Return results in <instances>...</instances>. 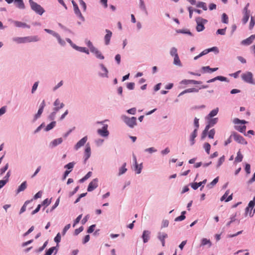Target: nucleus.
<instances>
[{"mask_svg":"<svg viewBox=\"0 0 255 255\" xmlns=\"http://www.w3.org/2000/svg\"><path fill=\"white\" fill-rule=\"evenodd\" d=\"M39 40L38 36H30L23 37H16L12 38V40L17 43H25L27 42H36Z\"/></svg>","mask_w":255,"mask_h":255,"instance_id":"1","label":"nucleus"},{"mask_svg":"<svg viewBox=\"0 0 255 255\" xmlns=\"http://www.w3.org/2000/svg\"><path fill=\"white\" fill-rule=\"evenodd\" d=\"M196 22L197 23L196 27V30L198 32H201L205 29L204 24L206 23L208 21L201 17H197L196 18Z\"/></svg>","mask_w":255,"mask_h":255,"instance_id":"2","label":"nucleus"},{"mask_svg":"<svg viewBox=\"0 0 255 255\" xmlns=\"http://www.w3.org/2000/svg\"><path fill=\"white\" fill-rule=\"evenodd\" d=\"M241 77L242 80L245 82L255 85V82L253 80V75L251 72H246L242 74Z\"/></svg>","mask_w":255,"mask_h":255,"instance_id":"3","label":"nucleus"},{"mask_svg":"<svg viewBox=\"0 0 255 255\" xmlns=\"http://www.w3.org/2000/svg\"><path fill=\"white\" fill-rule=\"evenodd\" d=\"M31 8L38 14L41 15L44 12V9L38 4L34 2L32 0H29Z\"/></svg>","mask_w":255,"mask_h":255,"instance_id":"4","label":"nucleus"},{"mask_svg":"<svg viewBox=\"0 0 255 255\" xmlns=\"http://www.w3.org/2000/svg\"><path fill=\"white\" fill-rule=\"evenodd\" d=\"M232 136H233L234 139L237 142L241 144H247V141H246L245 139L238 133L233 131L232 133Z\"/></svg>","mask_w":255,"mask_h":255,"instance_id":"5","label":"nucleus"},{"mask_svg":"<svg viewBox=\"0 0 255 255\" xmlns=\"http://www.w3.org/2000/svg\"><path fill=\"white\" fill-rule=\"evenodd\" d=\"M207 182V179H204L203 181L200 182H194L191 183V186L194 190L197 189L200 186H201L200 188V190H202V188L204 187V185L206 184Z\"/></svg>","mask_w":255,"mask_h":255,"instance_id":"6","label":"nucleus"},{"mask_svg":"<svg viewBox=\"0 0 255 255\" xmlns=\"http://www.w3.org/2000/svg\"><path fill=\"white\" fill-rule=\"evenodd\" d=\"M125 122L129 127L133 128L136 124V119L135 117L127 118Z\"/></svg>","mask_w":255,"mask_h":255,"instance_id":"7","label":"nucleus"},{"mask_svg":"<svg viewBox=\"0 0 255 255\" xmlns=\"http://www.w3.org/2000/svg\"><path fill=\"white\" fill-rule=\"evenodd\" d=\"M98 179L96 178L93 179L89 184L87 190L89 192H91L94 190L98 187Z\"/></svg>","mask_w":255,"mask_h":255,"instance_id":"8","label":"nucleus"},{"mask_svg":"<svg viewBox=\"0 0 255 255\" xmlns=\"http://www.w3.org/2000/svg\"><path fill=\"white\" fill-rule=\"evenodd\" d=\"M54 106H55V108L53 109V112H55L56 113L60 109L64 107V104L63 103H60V100L57 99L55 101Z\"/></svg>","mask_w":255,"mask_h":255,"instance_id":"9","label":"nucleus"},{"mask_svg":"<svg viewBox=\"0 0 255 255\" xmlns=\"http://www.w3.org/2000/svg\"><path fill=\"white\" fill-rule=\"evenodd\" d=\"M54 106H55V108L53 109V112H55L56 113L60 109L64 107V104L63 103H60V100L57 99L55 101Z\"/></svg>","mask_w":255,"mask_h":255,"instance_id":"10","label":"nucleus"},{"mask_svg":"<svg viewBox=\"0 0 255 255\" xmlns=\"http://www.w3.org/2000/svg\"><path fill=\"white\" fill-rule=\"evenodd\" d=\"M88 137L87 136H84L81 139H80L75 145V149L78 150L81 147L83 146L87 142Z\"/></svg>","mask_w":255,"mask_h":255,"instance_id":"11","label":"nucleus"},{"mask_svg":"<svg viewBox=\"0 0 255 255\" xmlns=\"http://www.w3.org/2000/svg\"><path fill=\"white\" fill-rule=\"evenodd\" d=\"M107 128L108 125H105L102 129H99L98 130V133L102 136H107L109 133Z\"/></svg>","mask_w":255,"mask_h":255,"instance_id":"12","label":"nucleus"},{"mask_svg":"<svg viewBox=\"0 0 255 255\" xmlns=\"http://www.w3.org/2000/svg\"><path fill=\"white\" fill-rule=\"evenodd\" d=\"M91 150V147H90V144L89 143H88L86 145V148L85 149V155H84L85 162H86V160L90 157Z\"/></svg>","mask_w":255,"mask_h":255,"instance_id":"13","label":"nucleus"},{"mask_svg":"<svg viewBox=\"0 0 255 255\" xmlns=\"http://www.w3.org/2000/svg\"><path fill=\"white\" fill-rule=\"evenodd\" d=\"M106 34L105 36L104 39L105 44L108 45L110 43L111 38L112 36V32L108 29H106Z\"/></svg>","mask_w":255,"mask_h":255,"instance_id":"14","label":"nucleus"},{"mask_svg":"<svg viewBox=\"0 0 255 255\" xmlns=\"http://www.w3.org/2000/svg\"><path fill=\"white\" fill-rule=\"evenodd\" d=\"M230 191L229 190H227L225 193L223 195V196L221 198V201H223V200H225L226 202H229L232 200L233 199V194L229 196L226 199L227 197L228 196V194H229Z\"/></svg>","mask_w":255,"mask_h":255,"instance_id":"15","label":"nucleus"},{"mask_svg":"<svg viewBox=\"0 0 255 255\" xmlns=\"http://www.w3.org/2000/svg\"><path fill=\"white\" fill-rule=\"evenodd\" d=\"M197 132L198 131H197L196 129H194L190 135V142L191 145H194L195 143V138L197 136Z\"/></svg>","mask_w":255,"mask_h":255,"instance_id":"16","label":"nucleus"},{"mask_svg":"<svg viewBox=\"0 0 255 255\" xmlns=\"http://www.w3.org/2000/svg\"><path fill=\"white\" fill-rule=\"evenodd\" d=\"M91 52L95 53L97 58L101 59H103L104 58V57L102 55L101 52L95 47H91Z\"/></svg>","mask_w":255,"mask_h":255,"instance_id":"17","label":"nucleus"},{"mask_svg":"<svg viewBox=\"0 0 255 255\" xmlns=\"http://www.w3.org/2000/svg\"><path fill=\"white\" fill-rule=\"evenodd\" d=\"M255 39V36H251L247 39L243 40L241 42V44L245 45H250Z\"/></svg>","mask_w":255,"mask_h":255,"instance_id":"18","label":"nucleus"},{"mask_svg":"<svg viewBox=\"0 0 255 255\" xmlns=\"http://www.w3.org/2000/svg\"><path fill=\"white\" fill-rule=\"evenodd\" d=\"M181 83L184 84H201L202 82L194 80H184L182 81Z\"/></svg>","mask_w":255,"mask_h":255,"instance_id":"19","label":"nucleus"},{"mask_svg":"<svg viewBox=\"0 0 255 255\" xmlns=\"http://www.w3.org/2000/svg\"><path fill=\"white\" fill-rule=\"evenodd\" d=\"M206 245L208 246V248H210L212 246V244L210 240L206 238H203L201 241L200 246H204Z\"/></svg>","mask_w":255,"mask_h":255,"instance_id":"20","label":"nucleus"},{"mask_svg":"<svg viewBox=\"0 0 255 255\" xmlns=\"http://www.w3.org/2000/svg\"><path fill=\"white\" fill-rule=\"evenodd\" d=\"M198 92H199V89H196L195 88H189L188 89H186V90H184L183 91H182L181 93H180L179 94L178 97H179L181 95H183L186 93H191V92L197 93Z\"/></svg>","mask_w":255,"mask_h":255,"instance_id":"21","label":"nucleus"},{"mask_svg":"<svg viewBox=\"0 0 255 255\" xmlns=\"http://www.w3.org/2000/svg\"><path fill=\"white\" fill-rule=\"evenodd\" d=\"M201 69L203 73H205L207 72L211 73V72H214L216 71L218 69V68H211L209 66H208L202 67Z\"/></svg>","mask_w":255,"mask_h":255,"instance_id":"22","label":"nucleus"},{"mask_svg":"<svg viewBox=\"0 0 255 255\" xmlns=\"http://www.w3.org/2000/svg\"><path fill=\"white\" fill-rule=\"evenodd\" d=\"M15 26L18 27H23V28H30V26L27 25L26 23L21 22V21H14V22Z\"/></svg>","mask_w":255,"mask_h":255,"instance_id":"23","label":"nucleus"},{"mask_svg":"<svg viewBox=\"0 0 255 255\" xmlns=\"http://www.w3.org/2000/svg\"><path fill=\"white\" fill-rule=\"evenodd\" d=\"M173 57H174V60H173V64L176 66H179V67H182V64L181 61L179 59L178 55H176Z\"/></svg>","mask_w":255,"mask_h":255,"instance_id":"24","label":"nucleus"},{"mask_svg":"<svg viewBox=\"0 0 255 255\" xmlns=\"http://www.w3.org/2000/svg\"><path fill=\"white\" fill-rule=\"evenodd\" d=\"M150 233L148 231H143L142 238L144 243H146L148 242L149 238Z\"/></svg>","mask_w":255,"mask_h":255,"instance_id":"25","label":"nucleus"},{"mask_svg":"<svg viewBox=\"0 0 255 255\" xmlns=\"http://www.w3.org/2000/svg\"><path fill=\"white\" fill-rule=\"evenodd\" d=\"M74 10L75 13L79 17L82 18V20H84V17L83 16L77 4L74 5Z\"/></svg>","mask_w":255,"mask_h":255,"instance_id":"26","label":"nucleus"},{"mask_svg":"<svg viewBox=\"0 0 255 255\" xmlns=\"http://www.w3.org/2000/svg\"><path fill=\"white\" fill-rule=\"evenodd\" d=\"M218 111H219V109L218 108H217L214 110H213L212 111H211L210 113L209 114V115H208V116L207 117V119H209V118H213V117L217 115V114H218Z\"/></svg>","mask_w":255,"mask_h":255,"instance_id":"27","label":"nucleus"},{"mask_svg":"<svg viewBox=\"0 0 255 255\" xmlns=\"http://www.w3.org/2000/svg\"><path fill=\"white\" fill-rule=\"evenodd\" d=\"M14 3L15 5L18 8L21 9L24 8V4L22 0H15Z\"/></svg>","mask_w":255,"mask_h":255,"instance_id":"28","label":"nucleus"},{"mask_svg":"<svg viewBox=\"0 0 255 255\" xmlns=\"http://www.w3.org/2000/svg\"><path fill=\"white\" fill-rule=\"evenodd\" d=\"M186 211H182L181 212V215L177 217H176L174 221H176V222H178V221H181L182 220H184L186 217L185 216V214H186Z\"/></svg>","mask_w":255,"mask_h":255,"instance_id":"29","label":"nucleus"},{"mask_svg":"<svg viewBox=\"0 0 255 255\" xmlns=\"http://www.w3.org/2000/svg\"><path fill=\"white\" fill-rule=\"evenodd\" d=\"M176 31L177 33L187 34L190 36H193L192 33L188 29H178Z\"/></svg>","mask_w":255,"mask_h":255,"instance_id":"30","label":"nucleus"},{"mask_svg":"<svg viewBox=\"0 0 255 255\" xmlns=\"http://www.w3.org/2000/svg\"><path fill=\"white\" fill-rule=\"evenodd\" d=\"M196 6L197 7L202 8L204 10H207L206 4L204 2H202V1L198 2L196 4Z\"/></svg>","mask_w":255,"mask_h":255,"instance_id":"31","label":"nucleus"},{"mask_svg":"<svg viewBox=\"0 0 255 255\" xmlns=\"http://www.w3.org/2000/svg\"><path fill=\"white\" fill-rule=\"evenodd\" d=\"M26 182L24 181L22 182L21 185L19 186L17 192L19 193L20 192L24 191L26 188Z\"/></svg>","mask_w":255,"mask_h":255,"instance_id":"32","label":"nucleus"},{"mask_svg":"<svg viewBox=\"0 0 255 255\" xmlns=\"http://www.w3.org/2000/svg\"><path fill=\"white\" fill-rule=\"evenodd\" d=\"M219 177L215 178L210 183L208 184L207 185V187L209 188H212L213 186H214L218 182Z\"/></svg>","mask_w":255,"mask_h":255,"instance_id":"33","label":"nucleus"},{"mask_svg":"<svg viewBox=\"0 0 255 255\" xmlns=\"http://www.w3.org/2000/svg\"><path fill=\"white\" fill-rule=\"evenodd\" d=\"M243 156L241 153L240 151H239L237 153V156L235 158V162H241L243 160Z\"/></svg>","mask_w":255,"mask_h":255,"instance_id":"34","label":"nucleus"},{"mask_svg":"<svg viewBox=\"0 0 255 255\" xmlns=\"http://www.w3.org/2000/svg\"><path fill=\"white\" fill-rule=\"evenodd\" d=\"M126 163H125L123 166L121 167L119 169V175L120 176L123 174H124L127 170V169L126 168Z\"/></svg>","mask_w":255,"mask_h":255,"instance_id":"35","label":"nucleus"},{"mask_svg":"<svg viewBox=\"0 0 255 255\" xmlns=\"http://www.w3.org/2000/svg\"><path fill=\"white\" fill-rule=\"evenodd\" d=\"M214 79H215V81H216V80H219L221 81H225V82H229V80L227 79V78L224 77V76H218L215 77Z\"/></svg>","mask_w":255,"mask_h":255,"instance_id":"36","label":"nucleus"},{"mask_svg":"<svg viewBox=\"0 0 255 255\" xmlns=\"http://www.w3.org/2000/svg\"><path fill=\"white\" fill-rule=\"evenodd\" d=\"M235 128L237 130L239 131L240 132L242 133H244L245 132L246 129V126H235Z\"/></svg>","mask_w":255,"mask_h":255,"instance_id":"37","label":"nucleus"},{"mask_svg":"<svg viewBox=\"0 0 255 255\" xmlns=\"http://www.w3.org/2000/svg\"><path fill=\"white\" fill-rule=\"evenodd\" d=\"M210 120L208 121V123L212 127H213L215 124H217L218 122V118H209Z\"/></svg>","mask_w":255,"mask_h":255,"instance_id":"38","label":"nucleus"},{"mask_svg":"<svg viewBox=\"0 0 255 255\" xmlns=\"http://www.w3.org/2000/svg\"><path fill=\"white\" fill-rule=\"evenodd\" d=\"M233 123L235 124H246L248 122L247 121H245V120H240L238 118H235L234 119V120H233Z\"/></svg>","mask_w":255,"mask_h":255,"instance_id":"39","label":"nucleus"},{"mask_svg":"<svg viewBox=\"0 0 255 255\" xmlns=\"http://www.w3.org/2000/svg\"><path fill=\"white\" fill-rule=\"evenodd\" d=\"M55 125H56V122L54 121V122H51V123H50L46 126V127L45 128V130L46 131L50 130V129H52L55 126Z\"/></svg>","mask_w":255,"mask_h":255,"instance_id":"40","label":"nucleus"},{"mask_svg":"<svg viewBox=\"0 0 255 255\" xmlns=\"http://www.w3.org/2000/svg\"><path fill=\"white\" fill-rule=\"evenodd\" d=\"M225 157L224 155H223L219 159L216 166L217 168H218L223 164V163L225 161Z\"/></svg>","mask_w":255,"mask_h":255,"instance_id":"41","label":"nucleus"},{"mask_svg":"<svg viewBox=\"0 0 255 255\" xmlns=\"http://www.w3.org/2000/svg\"><path fill=\"white\" fill-rule=\"evenodd\" d=\"M244 14V17L243 18V22L244 24H246L250 17V13H243Z\"/></svg>","mask_w":255,"mask_h":255,"instance_id":"42","label":"nucleus"},{"mask_svg":"<svg viewBox=\"0 0 255 255\" xmlns=\"http://www.w3.org/2000/svg\"><path fill=\"white\" fill-rule=\"evenodd\" d=\"M204 148L205 149V151H206L207 154L210 153V150L211 148V145L208 142H205L204 144Z\"/></svg>","mask_w":255,"mask_h":255,"instance_id":"43","label":"nucleus"},{"mask_svg":"<svg viewBox=\"0 0 255 255\" xmlns=\"http://www.w3.org/2000/svg\"><path fill=\"white\" fill-rule=\"evenodd\" d=\"M32 200H30V201H29V200H28V201H26L24 203V205H23V206L21 207V209H20V210L19 214H21V213H22L23 212H25V210H26V205H27L28 203H29L31 201H32Z\"/></svg>","mask_w":255,"mask_h":255,"instance_id":"44","label":"nucleus"},{"mask_svg":"<svg viewBox=\"0 0 255 255\" xmlns=\"http://www.w3.org/2000/svg\"><path fill=\"white\" fill-rule=\"evenodd\" d=\"M222 22L224 23H228V16L225 13H223L222 15Z\"/></svg>","mask_w":255,"mask_h":255,"instance_id":"45","label":"nucleus"},{"mask_svg":"<svg viewBox=\"0 0 255 255\" xmlns=\"http://www.w3.org/2000/svg\"><path fill=\"white\" fill-rule=\"evenodd\" d=\"M170 54L172 56H174L176 55H178L177 48L175 47L171 48L170 51Z\"/></svg>","mask_w":255,"mask_h":255,"instance_id":"46","label":"nucleus"},{"mask_svg":"<svg viewBox=\"0 0 255 255\" xmlns=\"http://www.w3.org/2000/svg\"><path fill=\"white\" fill-rule=\"evenodd\" d=\"M194 125L195 127V129H196L197 131H198V129L199 127V119L197 118H195L194 120Z\"/></svg>","mask_w":255,"mask_h":255,"instance_id":"47","label":"nucleus"},{"mask_svg":"<svg viewBox=\"0 0 255 255\" xmlns=\"http://www.w3.org/2000/svg\"><path fill=\"white\" fill-rule=\"evenodd\" d=\"M208 52H214L216 54H218L219 52V49L217 47H213L208 49Z\"/></svg>","mask_w":255,"mask_h":255,"instance_id":"48","label":"nucleus"},{"mask_svg":"<svg viewBox=\"0 0 255 255\" xmlns=\"http://www.w3.org/2000/svg\"><path fill=\"white\" fill-rule=\"evenodd\" d=\"M62 142V139L61 138H57L56 139H54L52 141V144L54 146H56L58 144H60Z\"/></svg>","mask_w":255,"mask_h":255,"instance_id":"49","label":"nucleus"},{"mask_svg":"<svg viewBox=\"0 0 255 255\" xmlns=\"http://www.w3.org/2000/svg\"><path fill=\"white\" fill-rule=\"evenodd\" d=\"M45 31L49 33L52 34L53 35L56 36L57 38H58L59 40H60L59 35L57 33H55L53 31L48 29H45Z\"/></svg>","mask_w":255,"mask_h":255,"instance_id":"50","label":"nucleus"},{"mask_svg":"<svg viewBox=\"0 0 255 255\" xmlns=\"http://www.w3.org/2000/svg\"><path fill=\"white\" fill-rule=\"evenodd\" d=\"M215 130L213 128L212 129H211L209 131V133H208V137L210 138H214V136L215 135Z\"/></svg>","mask_w":255,"mask_h":255,"instance_id":"51","label":"nucleus"},{"mask_svg":"<svg viewBox=\"0 0 255 255\" xmlns=\"http://www.w3.org/2000/svg\"><path fill=\"white\" fill-rule=\"evenodd\" d=\"M55 249V247H53L49 248L45 253L44 255H51V254L53 253L54 250Z\"/></svg>","mask_w":255,"mask_h":255,"instance_id":"52","label":"nucleus"},{"mask_svg":"<svg viewBox=\"0 0 255 255\" xmlns=\"http://www.w3.org/2000/svg\"><path fill=\"white\" fill-rule=\"evenodd\" d=\"M226 28H227L225 27V28L218 29L217 31H216V34H221V35H225Z\"/></svg>","mask_w":255,"mask_h":255,"instance_id":"53","label":"nucleus"},{"mask_svg":"<svg viewBox=\"0 0 255 255\" xmlns=\"http://www.w3.org/2000/svg\"><path fill=\"white\" fill-rule=\"evenodd\" d=\"M236 214H235L234 216H233V217H232L231 218V220L230 221H229V222H228L226 224V226L227 227H229L230 226V225L231 224V223H232L233 222H235L236 221Z\"/></svg>","mask_w":255,"mask_h":255,"instance_id":"54","label":"nucleus"},{"mask_svg":"<svg viewBox=\"0 0 255 255\" xmlns=\"http://www.w3.org/2000/svg\"><path fill=\"white\" fill-rule=\"evenodd\" d=\"M255 24V22L254 18L253 17H251V21H250V25H249L250 29H252L254 27Z\"/></svg>","mask_w":255,"mask_h":255,"instance_id":"55","label":"nucleus"},{"mask_svg":"<svg viewBox=\"0 0 255 255\" xmlns=\"http://www.w3.org/2000/svg\"><path fill=\"white\" fill-rule=\"evenodd\" d=\"M245 170L247 174H249L251 173V166L249 163H247L245 166Z\"/></svg>","mask_w":255,"mask_h":255,"instance_id":"56","label":"nucleus"},{"mask_svg":"<svg viewBox=\"0 0 255 255\" xmlns=\"http://www.w3.org/2000/svg\"><path fill=\"white\" fill-rule=\"evenodd\" d=\"M70 227H71V225L70 224H69L67 225L66 226H65L63 230L62 233L63 235H64L66 234V232L69 229Z\"/></svg>","mask_w":255,"mask_h":255,"instance_id":"57","label":"nucleus"},{"mask_svg":"<svg viewBox=\"0 0 255 255\" xmlns=\"http://www.w3.org/2000/svg\"><path fill=\"white\" fill-rule=\"evenodd\" d=\"M61 241V235L60 233H58L54 238V241L58 244Z\"/></svg>","mask_w":255,"mask_h":255,"instance_id":"58","label":"nucleus"},{"mask_svg":"<svg viewBox=\"0 0 255 255\" xmlns=\"http://www.w3.org/2000/svg\"><path fill=\"white\" fill-rule=\"evenodd\" d=\"M8 167V164L7 163L3 167H2V168L0 169V174L2 175L5 172V171L7 169Z\"/></svg>","mask_w":255,"mask_h":255,"instance_id":"59","label":"nucleus"},{"mask_svg":"<svg viewBox=\"0 0 255 255\" xmlns=\"http://www.w3.org/2000/svg\"><path fill=\"white\" fill-rule=\"evenodd\" d=\"M83 229H84V228L83 227H80L78 229H76L74 232L75 235H78L80 233H81V232H82L83 231Z\"/></svg>","mask_w":255,"mask_h":255,"instance_id":"60","label":"nucleus"},{"mask_svg":"<svg viewBox=\"0 0 255 255\" xmlns=\"http://www.w3.org/2000/svg\"><path fill=\"white\" fill-rule=\"evenodd\" d=\"M51 203L50 200H49L48 198L45 199L42 203V205H45L46 206H48Z\"/></svg>","mask_w":255,"mask_h":255,"instance_id":"61","label":"nucleus"},{"mask_svg":"<svg viewBox=\"0 0 255 255\" xmlns=\"http://www.w3.org/2000/svg\"><path fill=\"white\" fill-rule=\"evenodd\" d=\"M95 227V225H92L90 226L87 230L88 233H92L94 231Z\"/></svg>","mask_w":255,"mask_h":255,"instance_id":"62","label":"nucleus"},{"mask_svg":"<svg viewBox=\"0 0 255 255\" xmlns=\"http://www.w3.org/2000/svg\"><path fill=\"white\" fill-rule=\"evenodd\" d=\"M81 218H82V215H80L79 216H78L77 217V218H76V219H75V220L74 221V224H73V226L74 227L75 226V225H76L77 224H78V223L80 222V220H81Z\"/></svg>","mask_w":255,"mask_h":255,"instance_id":"63","label":"nucleus"},{"mask_svg":"<svg viewBox=\"0 0 255 255\" xmlns=\"http://www.w3.org/2000/svg\"><path fill=\"white\" fill-rule=\"evenodd\" d=\"M74 165V163L73 162H70L65 166V168H66L68 169H71L73 168Z\"/></svg>","mask_w":255,"mask_h":255,"instance_id":"64","label":"nucleus"}]
</instances>
